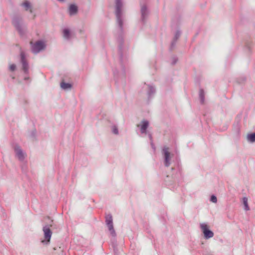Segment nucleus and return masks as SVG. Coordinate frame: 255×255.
<instances>
[{"label": "nucleus", "mask_w": 255, "mask_h": 255, "mask_svg": "<svg viewBox=\"0 0 255 255\" xmlns=\"http://www.w3.org/2000/svg\"><path fill=\"white\" fill-rule=\"evenodd\" d=\"M30 44L32 45V51L34 53H38L45 47V44L42 41H38L33 45L32 42H30Z\"/></svg>", "instance_id": "1"}, {"label": "nucleus", "mask_w": 255, "mask_h": 255, "mask_svg": "<svg viewBox=\"0 0 255 255\" xmlns=\"http://www.w3.org/2000/svg\"><path fill=\"white\" fill-rule=\"evenodd\" d=\"M200 227L204 234V237L206 239H209L213 237L214 233L213 232L209 230L207 225L204 223H202L200 224Z\"/></svg>", "instance_id": "2"}, {"label": "nucleus", "mask_w": 255, "mask_h": 255, "mask_svg": "<svg viewBox=\"0 0 255 255\" xmlns=\"http://www.w3.org/2000/svg\"><path fill=\"white\" fill-rule=\"evenodd\" d=\"M162 153L164 156V164L166 166H169L170 164L171 154L169 149L167 147H164L162 150Z\"/></svg>", "instance_id": "3"}, {"label": "nucleus", "mask_w": 255, "mask_h": 255, "mask_svg": "<svg viewBox=\"0 0 255 255\" xmlns=\"http://www.w3.org/2000/svg\"><path fill=\"white\" fill-rule=\"evenodd\" d=\"M43 231L44 234V240L42 241V243H44L46 242V244H48L50 242L51 237L52 235V232L51 231L49 228L47 227H44L43 228Z\"/></svg>", "instance_id": "4"}, {"label": "nucleus", "mask_w": 255, "mask_h": 255, "mask_svg": "<svg viewBox=\"0 0 255 255\" xmlns=\"http://www.w3.org/2000/svg\"><path fill=\"white\" fill-rule=\"evenodd\" d=\"M106 224L108 227L109 230L113 236L115 235V232L113 225V219L111 215H107L106 217Z\"/></svg>", "instance_id": "5"}, {"label": "nucleus", "mask_w": 255, "mask_h": 255, "mask_svg": "<svg viewBox=\"0 0 255 255\" xmlns=\"http://www.w3.org/2000/svg\"><path fill=\"white\" fill-rule=\"evenodd\" d=\"M122 2L121 0H116V15L118 19V21L120 26H122V21L120 18L121 7H122Z\"/></svg>", "instance_id": "6"}, {"label": "nucleus", "mask_w": 255, "mask_h": 255, "mask_svg": "<svg viewBox=\"0 0 255 255\" xmlns=\"http://www.w3.org/2000/svg\"><path fill=\"white\" fill-rule=\"evenodd\" d=\"M14 150L18 158L20 160H22L24 157V154L20 147L18 146H15L14 147Z\"/></svg>", "instance_id": "7"}, {"label": "nucleus", "mask_w": 255, "mask_h": 255, "mask_svg": "<svg viewBox=\"0 0 255 255\" xmlns=\"http://www.w3.org/2000/svg\"><path fill=\"white\" fill-rule=\"evenodd\" d=\"M20 56H21V62H22V65H23V69L24 72H26L28 70V65L25 60V57H24L25 56H24V54L23 52H21Z\"/></svg>", "instance_id": "8"}, {"label": "nucleus", "mask_w": 255, "mask_h": 255, "mask_svg": "<svg viewBox=\"0 0 255 255\" xmlns=\"http://www.w3.org/2000/svg\"><path fill=\"white\" fill-rule=\"evenodd\" d=\"M148 126V122L146 121H143L141 123L140 130L141 133H145L147 127Z\"/></svg>", "instance_id": "9"}, {"label": "nucleus", "mask_w": 255, "mask_h": 255, "mask_svg": "<svg viewBox=\"0 0 255 255\" xmlns=\"http://www.w3.org/2000/svg\"><path fill=\"white\" fill-rule=\"evenodd\" d=\"M77 7L75 5L72 4L69 7V12L70 14H73L76 12Z\"/></svg>", "instance_id": "10"}, {"label": "nucleus", "mask_w": 255, "mask_h": 255, "mask_svg": "<svg viewBox=\"0 0 255 255\" xmlns=\"http://www.w3.org/2000/svg\"><path fill=\"white\" fill-rule=\"evenodd\" d=\"M243 204L244 205V209L246 211L250 210V208L248 204V199L246 197H244L243 199Z\"/></svg>", "instance_id": "11"}, {"label": "nucleus", "mask_w": 255, "mask_h": 255, "mask_svg": "<svg viewBox=\"0 0 255 255\" xmlns=\"http://www.w3.org/2000/svg\"><path fill=\"white\" fill-rule=\"evenodd\" d=\"M61 87L63 89H70L71 87V84L69 83H66L64 82H61Z\"/></svg>", "instance_id": "12"}, {"label": "nucleus", "mask_w": 255, "mask_h": 255, "mask_svg": "<svg viewBox=\"0 0 255 255\" xmlns=\"http://www.w3.org/2000/svg\"><path fill=\"white\" fill-rule=\"evenodd\" d=\"M22 5L25 7V10H27L29 9L30 11L31 12H32L30 4L27 1H26L24 2H23Z\"/></svg>", "instance_id": "13"}, {"label": "nucleus", "mask_w": 255, "mask_h": 255, "mask_svg": "<svg viewBox=\"0 0 255 255\" xmlns=\"http://www.w3.org/2000/svg\"><path fill=\"white\" fill-rule=\"evenodd\" d=\"M247 139L248 140L251 142L255 141V133L248 134L247 136Z\"/></svg>", "instance_id": "14"}, {"label": "nucleus", "mask_w": 255, "mask_h": 255, "mask_svg": "<svg viewBox=\"0 0 255 255\" xmlns=\"http://www.w3.org/2000/svg\"><path fill=\"white\" fill-rule=\"evenodd\" d=\"M63 36L66 38H68L70 36V31L67 29H65L63 30Z\"/></svg>", "instance_id": "15"}, {"label": "nucleus", "mask_w": 255, "mask_h": 255, "mask_svg": "<svg viewBox=\"0 0 255 255\" xmlns=\"http://www.w3.org/2000/svg\"><path fill=\"white\" fill-rule=\"evenodd\" d=\"M211 201L212 202L216 203L217 202V199L215 196L212 195L211 197Z\"/></svg>", "instance_id": "16"}, {"label": "nucleus", "mask_w": 255, "mask_h": 255, "mask_svg": "<svg viewBox=\"0 0 255 255\" xmlns=\"http://www.w3.org/2000/svg\"><path fill=\"white\" fill-rule=\"evenodd\" d=\"M15 68H16V66L15 65L12 64H10L9 65V69L11 71H13L14 70H15Z\"/></svg>", "instance_id": "17"}, {"label": "nucleus", "mask_w": 255, "mask_h": 255, "mask_svg": "<svg viewBox=\"0 0 255 255\" xmlns=\"http://www.w3.org/2000/svg\"><path fill=\"white\" fill-rule=\"evenodd\" d=\"M113 132L115 134H118V129L116 127H114L113 128Z\"/></svg>", "instance_id": "18"}, {"label": "nucleus", "mask_w": 255, "mask_h": 255, "mask_svg": "<svg viewBox=\"0 0 255 255\" xmlns=\"http://www.w3.org/2000/svg\"><path fill=\"white\" fill-rule=\"evenodd\" d=\"M200 96L202 99V100H203V97L204 96V91L202 90H200Z\"/></svg>", "instance_id": "19"}, {"label": "nucleus", "mask_w": 255, "mask_h": 255, "mask_svg": "<svg viewBox=\"0 0 255 255\" xmlns=\"http://www.w3.org/2000/svg\"><path fill=\"white\" fill-rule=\"evenodd\" d=\"M145 9V8H144V7H142L141 8V12H142V15H143V14H144Z\"/></svg>", "instance_id": "20"}, {"label": "nucleus", "mask_w": 255, "mask_h": 255, "mask_svg": "<svg viewBox=\"0 0 255 255\" xmlns=\"http://www.w3.org/2000/svg\"><path fill=\"white\" fill-rule=\"evenodd\" d=\"M13 24L15 25V26H16V23H15V22H14V21H13Z\"/></svg>", "instance_id": "21"}]
</instances>
